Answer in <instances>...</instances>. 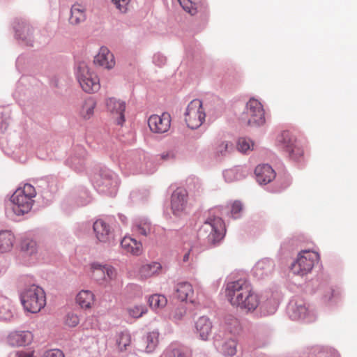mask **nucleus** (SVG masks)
Instances as JSON below:
<instances>
[{"instance_id":"obj_1","label":"nucleus","mask_w":357,"mask_h":357,"mask_svg":"<svg viewBox=\"0 0 357 357\" xmlns=\"http://www.w3.org/2000/svg\"><path fill=\"white\" fill-rule=\"evenodd\" d=\"M225 296L233 307L245 312H254L260 303L259 295L252 285L243 279L227 283Z\"/></svg>"},{"instance_id":"obj_2","label":"nucleus","mask_w":357,"mask_h":357,"mask_svg":"<svg viewBox=\"0 0 357 357\" xmlns=\"http://www.w3.org/2000/svg\"><path fill=\"white\" fill-rule=\"evenodd\" d=\"M36 195L35 188L31 184H25L22 188H17L10 199V208L17 215H22L29 213L33 206Z\"/></svg>"},{"instance_id":"obj_3","label":"nucleus","mask_w":357,"mask_h":357,"mask_svg":"<svg viewBox=\"0 0 357 357\" xmlns=\"http://www.w3.org/2000/svg\"><path fill=\"white\" fill-rule=\"evenodd\" d=\"M20 301L24 310L31 313H38L46 305L45 291L36 284L26 286L20 294Z\"/></svg>"},{"instance_id":"obj_4","label":"nucleus","mask_w":357,"mask_h":357,"mask_svg":"<svg viewBox=\"0 0 357 357\" xmlns=\"http://www.w3.org/2000/svg\"><path fill=\"white\" fill-rule=\"evenodd\" d=\"M76 77L80 86L86 93L97 92L100 88L98 77L84 63L79 64Z\"/></svg>"},{"instance_id":"obj_5","label":"nucleus","mask_w":357,"mask_h":357,"mask_svg":"<svg viewBox=\"0 0 357 357\" xmlns=\"http://www.w3.org/2000/svg\"><path fill=\"white\" fill-rule=\"evenodd\" d=\"M319 255L310 250L301 251L295 261L291 266L294 275L304 276L311 272L315 261L319 260Z\"/></svg>"},{"instance_id":"obj_6","label":"nucleus","mask_w":357,"mask_h":357,"mask_svg":"<svg viewBox=\"0 0 357 357\" xmlns=\"http://www.w3.org/2000/svg\"><path fill=\"white\" fill-rule=\"evenodd\" d=\"M185 121L188 128L197 129L205 121L206 113L201 100L194 99L188 105L185 114Z\"/></svg>"},{"instance_id":"obj_7","label":"nucleus","mask_w":357,"mask_h":357,"mask_svg":"<svg viewBox=\"0 0 357 357\" xmlns=\"http://www.w3.org/2000/svg\"><path fill=\"white\" fill-rule=\"evenodd\" d=\"M223 222L218 217H209L199 229V234L206 236L211 244L218 243L223 237Z\"/></svg>"},{"instance_id":"obj_8","label":"nucleus","mask_w":357,"mask_h":357,"mask_svg":"<svg viewBox=\"0 0 357 357\" xmlns=\"http://www.w3.org/2000/svg\"><path fill=\"white\" fill-rule=\"evenodd\" d=\"M91 278L100 284H105L116 278V270L108 264L93 262L89 266Z\"/></svg>"},{"instance_id":"obj_9","label":"nucleus","mask_w":357,"mask_h":357,"mask_svg":"<svg viewBox=\"0 0 357 357\" xmlns=\"http://www.w3.org/2000/svg\"><path fill=\"white\" fill-rule=\"evenodd\" d=\"M245 117L248 126H259L265 123V113L261 103L255 98H250L246 104Z\"/></svg>"},{"instance_id":"obj_10","label":"nucleus","mask_w":357,"mask_h":357,"mask_svg":"<svg viewBox=\"0 0 357 357\" xmlns=\"http://www.w3.org/2000/svg\"><path fill=\"white\" fill-rule=\"evenodd\" d=\"M278 142L292 160H298L303 157L304 151L302 146L297 143L296 138L289 131H283L278 136Z\"/></svg>"},{"instance_id":"obj_11","label":"nucleus","mask_w":357,"mask_h":357,"mask_svg":"<svg viewBox=\"0 0 357 357\" xmlns=\"http://www.w3.org/2000/svg\"><path fill=\"white\" fill-rule=\"evenodd\" d=\"M171 116L167 112L161 115L153 114L148 120V125L151 132L162 134L167 132L171 126Z\"/></svg>"},{"instance_id":"obj_12","label":"nucleus","mask_w":357,"mask_h":357,"mask_svg":"<svg viewBox=\"0 0 357 357\" xmlns=\"http://www.w3.org/2000/svg\"><path fill=\"white\" fill-rule=\"evenodd\" d=\"M188 192L182 188H176L171 197V208L172 213L177 216L185 213L188 204Z\"/></svg>"},{"instance_id":"obj_13","label":"nucleus","mask_w":357,"mask_h":357,"mask_svg":"<svg viewBox=\"0 0 357 357\" xmlns=\"http://www.w3.org/2000/svg\"><path fill=\"white\" fill-rule=\"evenodd\" d=\"M289 317L293 320H303L305 322H312L315 319L313 312H310L306 305L301 301L291 304L289 307Z\"/></svg>"},{"instance_id":"obj_14","label":"nucleus","mask_w":357,"mask_h":357,"mask_svg":"<svg viewBox=\"0 0 357 357\" xmlns=\"http://www.w3.org/2000/svg\"><path fill=\"white\" fill-rule=\"evenodd\" d=\"M106 107L117 124L122 125L125 121L126 102L115 98H109L106 100Z\"/></svg>"},{"instance_id":"obj_15","label":"nucleus","mask_w":357,"mask_h":357,"mask_svg":"<svg viewBox=\"0 0 357 357\" xmlns=\"http://www.w3.org/2000/svg\"><path fill=\"white\" fill-rule=\"evenodd\" d=\"M96 65L102 66L107 69H111L115 66L114 55L106 47H101L99 52L94 58Z\"/></svg>"},{"instance_id":"obj_16","label":"nucleus","mask_w":357,"mask_h":357,"mask_svg":"<svg viewBox=\"0 0 357 357\" xmlns=\"http://www.w3.org/2000/svg\"><path fill=\"white\" fill-rule=\"evenodd\" d=\"M257 181L260 184H266L270 183L275 177V171L273 168L267 165H259L255 170Z\"/></svg>"},{"instance_id":"obj_17","label":"nucleus","mask_w":357,"mask_h":357,"mask_svg":"<svg viewBox=\"0 0 357 357\" xmlns=\"http://www.w3.org/2000/svg\"><path fill=\"white\" fill-rule=\"evenodd\" d=\"M121 246L124 252L132 255L138 256L142 253V243L131 236H124L121 241Z\"/></svg>"},{"instance_id":"obj_18","label":"nucleus","mask_w":357,"mask_h":357,"mask_svg":"<svg viewBox=\"0 0 357 357\" xmlns=\"http://www.w3.org/2000/svg\"><path fill=\"white\" fill-rule=\"evenodd\" d=\"M33 339L32 334L28 331L13 332L8 337V343L14 347H22L29 344Z\"/></svg>"},{"instance_id":"obj_19","label":"nucleus","mask_w":357,"mask_h":357,"mask_svg":"<svg viewBox=\"0 0 357 357\" xmlns=\"http://www.w3.org/2000/svg\"><path fill=\"white\" fill-rule=\"evenodd\" d=\"M197 333L202 340H207L211 335L213 325L206 317H201L195 322Z\"/></svg>"},{"instance_id":"obj_20","label":"nucleus","mask_w":357,"mask_h":357,"mask_svg":"<svg viewBox=\"0 0 357 357\" xmlns=\"http://www.w3.org/2000/svg\"><path fill=\"white\" fill-rule=\"evenodd\" d=\"M75 301L81 308L89 310L93 306L96 297L94 294L90 290H81L77 294Z\"/></svg>"},{"instance_id":"obj_21","label":"nucleus","mask_w":357,"mask_h":357,"mask_svg":"<svg viewBox=\"0 0 357 357\" xmlns=\"http://www.w3.org/2000/svg\"><path fill=\"white\" fill-rule=\"evenodd\" d=\"M162 266L159 262L153 261L143 264L139 269V275L142 279H148L160 273Z\"/></svg>"},{"instance_id":"obj_22","label":"nucleus","mask_w":357,"mask_h":357,"mask_svg":"<svg viewBox=\"0 0 357 357\" xmlns=\"http://www.w3.org/2000/svg\"><path fill=\"white\" fill-rule=\"evenodd\" d=\"M176 297L181 301L193 303L194 289L191 284L181 282L176 287Z\"/></svg>"},{"instance_id":"obj_23","label":"nucleus","mask_w":357,"mask_h":357,"mask_svg":"<svg viewBox=\"0 0 357 357\" xmlns=\"http://www.w3.org/2000/svg\"><path fill=\"white\" fill-rule=\"evenodd\" d=\"M93 231L97 239L100 242L109 241L110 235L109 226L102 220H98L93 224Z\"/></svg>"},{"instance_id":"obj_24","label":"nucleus","mask_w":357,"mask_h":357,"mask_svg":"<svg viewBox=\"0 0 357 357\" xmlns=\"http://www.w3.org/2000/svg\"><path fill=\"white\" fill-rule=\"evenodd\" d=\"M86 7L81 3H75L71 8L69 19L70 24H78L86 20Z\"/></svg>"},{"instance_id":"obj_25","label":"nucleus","mask_w":357,"mask_h":357,"mask_svg":"<svg viewBox=\"0 0 357 357\" xmlns=\"http://www.w3.org/2000/svg\"><path fill=\"white\" fill-rule=\"evenodd\" d=\"M158 343V334L155 332L148 333L141 343L140 350L146 353L153 352Z\"/></svg>"},{"instance_id":"obj_26","label":"nucleus","mask_w":357,"mask_h":357,"mask_svg":"<svg viewBox=\"0 0 357 357\" xmlns=\"http://www.w3.org/2000/svg\"><path fill=\"white\" fill-rule=\"evenodd\" d=\"M96 106V102L93 98H89L86 99L79 109V116L84 120L90 119L94 114Z\"/></svg>"},{"instance_id":"obj_27","label":"nucleus","mask_w":357,"mask_h":357,"mask_svg":"<svg viewBox=\"0 0 357 357\" xmlns=\"http://www.w3.org/2000/svg\"><path fill=\"white\" fill-rule=\"evenodd\" d=\"M273 269V262L269 259H264L259 261L254 268L256 275L263 277L271 273Z\"/></svg>"},{"instance_id":"obj_28","label":"nucleus","mask_w":357,"mask_h":357,"mask_svg":"<svg viewBox=\"0 0 357 357\" xmlns=\"http://www.w3.org/2000/svg\"><path fill=\"white\" fill-rule=\"evenodd\" d=\"M15 237L9 231L0 232V252L4 253L10 251L14 243Z\"/></svg>"},{"instance_id":"obj_29","label":"nucleus","mask_w":357,"mask_h":357,"mask_svg":"<svg viewBox=\"0 0 357 357\" xmlns=\"http://www.w3.org/2000/svg\"><path fill=\"white\" fill-rule=\"evenodd\" d=\"M116 343L120 351L128 349L131 344V336L128 332H121L116 338Z\"/></svg>"},{"instance_id":"obj_30","label":"nucleus","mask_w":357,"mask_h":357,"mask_svg":"<svg viewBox=\"0 0 357 357\" xmlns=\"http://www.w3.org/2000/svg\"><path fill=\"white\" fill-rule=\"evenodd\" d=\"M12 316L10 310V301L0 295V320L9 319Z\"/></svg>"},{"instance_id":"obj_31","label":"nucleus","mask_w":357,"mask_h":357,"mask_svg":"<svg viewBox=\"0 0 357 357\" xmlns=\"http://www.w3.org/2000/svg\"><path fill=\"white\" fill-rule=\"evenodd\" d=\"M237 343L233 339L226 340L222 345L221 352L225 356H233L236 354Z\"/></svg>"},{"instance_id":"obj_32","label":"nucleus","mask_w":357,"mask_h":357,"mask_svg":"<svg viewBox=\"0 0 357 357\" xmlns=\"http://www.w3.org/2000/svg\"><path fill=\"white\" fill-rule=\"evenodd\" d=\"M149 303L152 308H162L167 305V299L162 294H153L149 297Z\"/></svg>"},{"instance_id":"obj_33","label":"nucleus","mask_w":357,"mask_h":357,"mask_svg":"<svg viewBox=\"0 0 357 357\" xmlns=\"http://www.w3.org/2000/svg\"><path fill=\"white\" fill-rule=\"evenodd\" d=\"M183 10L194 15L197 13V6L200 0H178Z\"/></svg>"},{"instance_id":"obj_34","label":"nucleus","mask_w":357,"mask_h":357,"mask_svg":"<svg viewBox=\"0 0 357 357\" xmlns=\"http://www.w3.org/2000/svg\"><path fill=\"white\" fill-rule=\"evenodd\" d=\"M224 177L227 182H232L240 179L243 176L242 170L240 167H234L227 169L223 173Z\"/></svg>"},{"instance_id":"obj_35","label":"nucleus","mask_w":357,"mask_h":357,"mask_svg":"<svg viewBox=\"0 0 357 357\" xmlns=\"http://www.w3.org/2000/svg\"><path fill=\"white\" fill-rule=\"evenodd\" d=\"M16 33L23 40H30L33 35V29L28 24H22V26L16 29Z\"/></svg>"},{"instance_id":"obj_36","label":"nucleus","mask_w":357,"mask_h":357,"mask_svg":"<svg viewBox=\"0 0 357 357\" xmlns=\"http://www.w3.org/2000/svg\"><path fill=\"white\" fill-rule=\"evenodd\" d=\"M21 250L27 253L32 255L37 251V243L35 241L30 238H24L21 242Z\"/></svg>"},{"instance_id":"obj_37","label":"nucleus","mask_w":357,"mask_h":357,"mask_svg":"<svg viewBox=\"0 0 357 357\" xmlns=\"http://www.w3.org/2000/svg\"><path fill=\"white\" fill-rule=\"evenodd\" d=\"M127 312L132 318L137 319L143 316L147 312V309L144 305H135L127 309Z\"/></svg>"},{"instance_id":"obj_38","label":"nucleus","mask_w":357,"mask_h":357,"mask_svg":"<svg viewBox=\"0 0 357 357\" xmlns=\"http://www.w3.org/2000/svg\"><path fill=\"white\" fill-rule=\"evenodd\" d=\"M254 143L250 139L241 137L237 142V149L239 151L246 153L248 151L252 150Z\"/></svg>"},{"instance_id":"obj_39","label":"nucleus","mask_w":357,"mask_h":357,"mask_svg":"<svg viewBox=\"0 0 357 357\" xmlns=\"http://www.w3.org/2000/svg\"><path fill=\"white\" fill-rule=\"evenodd\" d=\"M133 231L140 235L147 236L151 231L150 224L147 222H137L133 227Z\"/></svg>"},{"instance_id":"obj_40","label":"nucleus","mask_w":357,"mask_h":357,"mask_svg":"<svg viewBox=\"0 0 357 357\" xmlns=\"http://www.w3.org/2000/svg\"><path fill=\"white\" fill-rule=\"evenodd\" d=\"M233 149V144L228 142H221L216 147V153L220 155H226Z\"/></svg>"},{"instance_id":"obj_41","label":"nucleus","mask_w":357,"mask_h":357,"mask_svg":"<svg viewBox=\"0 0 357 357\" xmlns=\"http://www.w3.org/2000/svg\"><path fill=\"white\" fill-rule=\"evenodd\" d=\"M79 322L78 316L73 313L68 314L66 319V324L70 327L76 326Z\"/></svg>"},{"instance_id":"obj_42","label":"nucleus","mask_w":357,"mask_h":357,"mask_svg":"<svg viewBox=\"0 0 357 357\" xmlns=\"http://www.w3.org/2000/svg\"><path fill=\"white\" fill-rule=\"evenodd\" d=\"M169 357H190V354L183 348H175L169 353Z\"/></svg>"},{"instance_id":"obj_43","label":"nucleus","mask_w":357,"mask_h":357,"mask_svg":"<svg viewBox=\"0 0 357 357\" xmlns=\"http://www.w3.org/2000/svg\"><path fill=\"white\" fill-rule=\"evenodd\" d=\"M116 7L121 12H126L130 0H112Z\"/></svg>"},{"instance_id":"obj_44","label":"nucleus","mask_w":357,"mask_h":357,"mask_svg":"<svg viewBox=\"0 0 357 357\" xmlns=\"http://www.w3.org/2000/svg\"><path fill=\"white\" fill-rule=\"evenodd\" d=\"M242 204L238 201H235L231 205V212L235 218L238 217V213L242 211Z\"/></svg>"},{"instance_id":"obj_45","label":"nucleus","mask_w":357,"mask_h":357,"mask_svg":"<svg viewBox=\"0 0 357 357\" xmlns=\"http://www.w3.org/2000/svg\"><path fill=\"white\" fill-rule=\"evenodd\" d=\"M43 357H65L59 349H50L44 352Z\"/></svg>"},{"instance_id":"obj_46","label":"nucleus","mask_w":357,"mask_h":357,"mask_svg":"<svg viewBox=\"0 0 357 357\" xmlns=\"http://www.w3.org/2000/svg\"><path fill=\"white\" fill-rule=\"evenodd\" d=\"M176 157V152L174 150H169L160 154L162 160H167L174 159Z\"/></svg>"},{"instance_id":"obj_47","label":"nucleus","mask_w":357,"mask_h":357,"mask_svg":"<svg viewBox=\"0 0 357 357\" xmlns=\"http://www.w3.org/2000/svg\"><path fill=\"white\" fill-rule=\"evenodd\" d=\"M185 314V310L183 307L178 308L174 314V318L176 320L181 319Z\"/></svg>"},{"instance_id":"obj_48","label":"nucleus","mask_w":357,"mask_h":357,"mask_svg":"<svg viewBox=\"0 0 357 357\" xmlns=\"http://www.w3.org/2000/svg\"><path fill=\"white\" fill-rule=\"evenodd\" d=\"M18 357H34L33 353L31 352H18L17 353Z\"/></svg>"},{"instance_id":"obj_49","label":"nucleus","mask_w":357,"mask_h":357,"mask_svg":"<svg viewBox=\"0 0 357 357\" xmlns=\"http://www.w3.org/2000/svg\"><path fill=\"white\" fill-rule=\"evenodd\" d=\"M190 250H188V252H186L183 257V262H187L188 261L189 259H190Z\"/></svg>"}]
</instances>
